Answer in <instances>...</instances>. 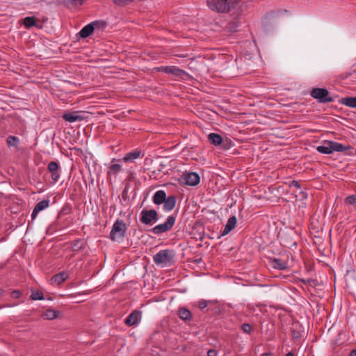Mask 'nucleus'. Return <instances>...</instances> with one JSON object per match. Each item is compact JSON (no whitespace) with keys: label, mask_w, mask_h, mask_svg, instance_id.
Here are the masks:
<instances>
[{"label":"nucleus","mask_w":356,"mask_h":356,"mask_svg":"<svg viewBox=\"0 0 356 356\" xmlns=\"http://www.w3.org/2000/svg\"><path fill=\"white\" fill-rule=\"evenodd\" d=\"M10 295H11V297L13 298H19L21 296L22 293L19 290H14L11 292Z\"/></svg>","instance_id":"34"},{"label":"nucleus","mask_w":356,"mask_h":356,"mask_svg":"<svg viewBox=\"0 0 356 356\" xmlns=\"http://www.w3.org/2000/svg\"><path fill=\"white\" fill-rule=\"evenodd\" d=\"M271 266L275 269L284 270L287 268V262L278 258H274L270 261Z\"/></svg>","instance_id":"20"},{"label":"nucleus","mask_w":356,"mask_h":356,"mask_svg":"<svg viewBox=\"0 0 356 356\" xmlns=\"http://www.w3.org/2000/svg\"><path fill=\"white\" fill-rule=\"evenodd\" d=\"M311 96L317 99L319 103H330L333 102V98L329 95V92L325 88H314L310 93Z\"/></svg>","instance_id":"6"},{"label":"nucleus","mask_w":356,"mask_h":356,"mask_svg":"<svg viewBox=\"0 0 356 356\" xmlns=\"http://www.w3.org/2000/svg\"><path fill=\"white\" fill-rule=\"evenodd\" d=\"M166 193L163 190L157 191L152 197L153 202L156 205L163 204L166 199Z\"/></svg>","instance_id":"15"},{"label":"nucleus","mask_w":356,"mask_h":356,"mask_svg":"<svg viewBox=\"0 0 356 356\" xmlns=\"http://www.w3.org/2000/svg\"><path fill=\"white\" fill-rule=\"evenodd\" d=\"M261 356H270V354L268 353H263Z\"/></svg>","instance_id":"39"},{"label":"nucleus","mask_w":356,"mask_h":356,"mask_svg":"<svg viewBox=\"0 0 356 356\" xmlns=\"http://www.w3.org/2000/svg\"><path fill=\"white\" fill-rule=\"evenodd\" d=\"M133 0H113V2L115 4L123 5V4H127V3L131 2Z\"/></svg>","instance_id":"35"},{"label":"nucleus","mask_w":356,"mask_h":356,"mask_svg":"<svg viewBox=\"0 0 356 356\" xmlns=\"http://www.w3.org/2000/svg\"><path fill=\"white\" fill-rule=\"evenodd\" d=\"M127 226L122 220L118 219L113 225L110 232V239L113 241L121 242L125 237Z\"/></svg>","instance_id":"3"},{"label":"nucleus","mask_w":356,"mask_h":356,"mask_svg":"<svg viewBox=\"0 0 356 356\" xmlns=\"http://www.w3.org/2000/svg\"><path fill=\"white\" fill-rule=\"evenodd\" d=\"M48 171L51 173V179L56 183L60 177V166L56 161H51L47 166Z\"/></svg>","instance_id":"12"},{"label":"nucleus","mask_w":356,"mask_h":356,"mask_svg":"<svg viewBox=\"0 0 356 356\" xmlns=\"http://www.w3.org/2000/svg\"><path fill=\"white\" fill-rule=\"evenodd\" d=\"M99 23L97 21L92 22L83 26L79 33L80 38H86L90 36L95 29L99 27Z\"/></svg>","instance_id":"11"},{"label":"nucleus","mask_w":356,"mask_h":356,"mask_svg":"<svg viewBox=\"0 0 356 356\" xmlns=\"http://www.w3.org/2000/svg\"><path fill=\"white\" fill-rule=\"evenodd\" d=\"M344 202L349 211H356V195L346 197Z\"/></svg>","instance_id":"22"},{"label":"nucleus","mask_w":356,"mask_h":356,"mask_svg":"<svg viewBox=\"0 0 356 356\" xmlns=\"http://www.w3.org/2000/svg\"><path fill=\"white\" fill-rule=\"evenodd\" d=\"M300 196L302 199H307V193L305 191H301L300 192Z\"/></svg>","instance_id":"37"},{"label":"nucleus","mask_w":356,"mask_h":356,"mask_svg":"<svg viewBox=\"0 0 356 356\" xmlns=\"http://www.w3.org/2000/svg\"><path fill=\"white\" fill-rule=\"evenodd\" d=\"M213 301L212 300H204V299H202L200 300V301H198L197 302V305H198V307L200 309H204V308H206L209 304H211L213 303Z\"/></svg>","instance_id":"31"},{"label":"nucleus","mask_w":356,"mask_h":356,"mask_svg":"<svg viewBox=\"0 0 356 356\" xmlns=\"http://www.w3.org/2000/svg\"><path fill=\"white\" fill-rule=\"evenodd\" d=\"M159 220V215L154 209H143L140 213V222L145 225H152Z\"/></svg>","instance_id":"5"},{"label":"nucleus","mask_w":356,"mask_h":356,"mask_svg":"<svg viewBox=\"0 0 356 356\" xmlns=\"http://www.w3.org/2000/svg\"><path fill=\"white\" fill-rule=\"evenodd\" d=\"M36 24L35 18L34 17H26L24 19V25L26 29H30L31 27L35 26Z\"/></svg>","instance_id":"28"},{"label":"nucleus","mask_w":356,"mask_h":356,"mask_svg":"<svg viewBox=\"0 0 356 356\" xmlns=\"http://www.w3.org/2000/svg\"><path fill=\"white\" fill-rule=\"evenodd\" d=\"M182 183L187 186H195L200 181V175L197 172H186L181 177Z\"/></svg>","instance_id":"9"},{"label":"nucleus","mask_w":356,"mask_h":356,"mask_svg":"<svg viewBox=\"0 0 356 356\" xmlns=\"http://www.w3.org/2000/svg\"><path fill=\"white\" fill-rule=\"evenodd\" d=\"M116 161L117 160L115 159H112L111 164L108 167V175L116 176L119 173V172L121 170L122 165L118 163H115V161Z\"/></svg>","instance_id":"21"},{"label":"nucleus","mask_w":356,"mask_h":356,"mask_svg":"<svg viewBox=\"0 0 356 356\" xmlns=\"http://www.w3.org/2000/svg\"><path fill=\"white\" fill-rule=\"evenodd\" d=\"M163 204V210L165 211H172L176 204V197L173 195L169 196L166 197L165 202Z\"/></svg>","instance_id":"18"},{"label":"nucleus","mask_w":356,"mask_h":356,"mask_svg":"<svg viewBox=\"0 0 356 356\" xmlns=\"http://www.w3.org/2000/svg\"><path fill=\"white\" fill-rule=\"evenodd\" d=\"M209 142L214 145H220L222 142L220 135L216 133H211L208 135Z\"/></svg>","instance_id":"24"},{"label":"nucleus","mask_w":356,"mask_h":356,"mask_svg":"<svg viewBox=\"0 0 356 356\" xmlns=\"http://www.w3.org/2000/svg\"><path fill=\"white\" fill-rule=\"evenodd\" d=\"M285 356H293V355L291 353H289Z\"/></svg>","instance_id":"40"},{"label":"nucleus","mask_w":356,"mask_h":356,"mask_svg":"<svg viewBox=\"0 0 356 356\" xmlns=\"http://www.w3.org/2000/svg\"><path fill=\"white\" fill-rule=\"evenodd\" d=\"M238 0H207L208 7L218 13L229 12Z\"/></svg>","instance_id":"2"},{"label":"nucleus","mask_w":356,"mask_h":356,"mask_svg":"<svg viewBox=\"0 0 356 356\" xmlns=\"http://www.w3.org/2000/svg\"><path fill=\"white\" fill-rule=\"evenodd\" d=\"M86 0H63V3L67 7H76L82 5Z\"/></svg>","instance_id":"27"},{"label":"nucleus","mask_w":356,"mask_h":356,"mask_svg":"<svg viewBox=\"0 0 356 356\" xmlns=\"http://www.w3.org/2000/svg\"><path fill=\"white\" fill-rule=\"evenodd\" d=\"M317 151L321 154H330L334 152H342L348 149H353L350 146H344L341 143L325 140L322 145L318 146L316 148Z\"/></svg>","instance_id":"1"},{"label":"nucleus","mask_w":356,"mask_h":356,"mask_svg":"<svg viewBox=\"0 0 356 356\" xmlns=\"http://www.w3.org/2000/svg\"><path fill=\"white\" fill-rule=\"evenodd\" d=\"M175 217L170 216L167 218L165 222L156 225L152 229V232L154 234L159 235L162 233L170 231L175 223Z\"/></svg>","instance_id":"7"},{"label":"nucleus","mask_w":356,"mask_h":356,"mask_svg":"<svg viewBox=\"0 0 356 356\" xmlns=\"http://www.w3.org/2000/svg\"><path fill=\"white\" fill-rule=\"evenodd\" d=\"M207 356H217V353L215 350L211 349L208 350Z\"/></svg>","instance_id":"36"},{"label":"nucleus","mask_w":356,"mask_h":356,"mask_svg":"<svg viewBox=\"0 0 356 356\" xmlns=\"http://www.w3.org/2000/svg\"><path fill=\"white\" fill-rule=\"evenodd\" d=\"M31 299L33 300H44V295L41 291H33L31 293Z\"/></svg>","instance_id":"30"},{"label":"nucleus","mask_w":356,"mask_h":356,"mask_svg":"<svg viewBox=\"0 0 356 356\" xmlns=\"http://www.w3.org/2000/svg\"><path fill=\"white\" fill-rule=\"evenodd\" d=\"M60 316V312L57 310L48 309L45 310L42 316L47 320H53L58 318Z\"/></svg>","instance_id":"23"},{"label":"nucleus","mask_w":356,"mask_h":356,"mask_svg":"<svg viewBox=\"0 0 356 356\" xmlns=\"http://www.w3.org/2000/svg\"><path fill=\"white\" fill-rule=\"evenodd\" d=\"M63 118L64 120L69 122H75L83 119L81 116L78 115L77 112L65 113L63 114Z\"/></svg>","instance_id":"19"},{"label":"nucleus","mask_w":356,"mask_h":356,"mask_svg":"<svg viewBox=\"0 0 356 356\" xmlns=\"http://www.w3.org/2000/svg\"><path fill=\"white\" fill-rule=\"evenodd\" d=\"M153 259L157 265L162 267L170 266L175 261V252L170 250H162L157 252Z\"/></svg>","instance_id":"4"},{"label":"nucleus","mask_w":356,"mask_h":356,"mask_svg":"<svg viewBox=\"0 0 356 356\" xmlns=\"http://www.w3.org/2000/svg\"><path fill=\"white\" fill-rule=\"evenodd\" d=\"M19 142V140L16 136H10L7 138V143L9 146L17 147Z\"/></svg>","instance_id":"29"},{"label":"nucleus","mask_w":356,"mask_h":356,"mask_svg":"<svg viewBox=\"0 0 356 356\" xmlns=\"http://www.w3.org/2000/svg\"><path fill=\"white\" fill-rule=\"evenodd\" d=\"M286 184H288L290 188H300L301 186L300 184L296 180H292L289 182H286Z\"/></svg>","instance_id":"32"},{"label":"nucleus","mask_w":356,"mask_h":356,"mask_svg":"<svg viewBox=\"0 0 356 356\" xmlns=\"http://www.w3.org/2000/svg\"><path fill=\"white\" fill-rule=\"evenodd\" d=\"M349 356H356V350H353L350 353Z\"/></svg>","instance_id":"38"},{"label":"nucleus","mask_w":356,"mask_h":356,"mask_svg":"<svg viewBox=\"0 0 356 356\" xmlns=\"http://www.w3.org/2000/svg\"><path fill=\"white\" fill-rule=\"evenodd\" d=\"M144 154L142 153V151L140 149H134L131 152H129L127 153L123 159L122 161L124 163H133L135 160L143 156Z\"/></svg>","instance_id":"14"},{"label":"nucleus","mask_w":356,"mask_h":356,"mask_svg":"<svg viewBox=\"0 0 356 356\" xmlns=\"http://www.w3.org/2000/svg\"><path fill=\"white\" fill-rule=\"evenodd\" d=\"M341 103L350 108H356V97H347L341 99Z\"/></svg>","instance_id":"25"},{"label":"nucleus","mask_w":356,"mask_h":356,"mask_svg":"<svg viewBox=\"0 0 356 356\" xmlns=\"http://www.w3.org/2000/svg\"><path fill=\"white\" fill-rule=\"evenodd\" d=\"M49 203L50 201L49 200H43L37 203L31 213V220H35L39 212L48 208L49 207Z\"/></svg>","instance_id":"13"},{"label":"nucleus","mask_w":356,"mask_h":356,"mask_svg":"<svg viewBox=\"0 0 356 356\" xmlns=\"http://www.w3.org/2000/svg\"><path fill=\"white\" fill-rule=\"evenodd\" d=\"M4 291L2 289H0V296L3 294Z\"/></svg>","instance_id":"41"},{"label":"nucleus","mask_w":356,"mask_h":356,"mask_svg":"<svg viewBox=\"0 0 356 356\" xmlns=\"http://www.w3.org/2000/svg\"><path fill=\"white\" fill-rule=\"evenodd\" d=\"M142 318V312L138 310L133 311L124 320V323L128 326H134L138 325Z\"/></svg>","instance_id":"10"},{"label":"nucleus","mask_w":356,"mask_h":356,"mask_svg":"<svg viewBox=\"0 0 356 356\" xmlns=\"http://www.w3.org/2000/svg\"><path fill=\"white\" fill-rule=\"evenodd\" d=\"M68 277V275L65 272H60L55 275H54L51 280V284L53 285H60L64 281H65Z\"/></svg>","instance_id":"17"},{"label":"nucleus","mask_w":356,"mask_h":356,"mask_svg":"<svg viewBox=\"0 0 356 356\" xmlns=\"http://www.w3.org/2000/svg\"><path fill=\"white\" fill-rule=\"evenodd\" d=\"M178 314L180 318L184 321L190 320L192 317V314L190 310L183 307L180 308L178 311Z\"/></svg>","instance_id":"26"},{"label":"nucleus","mask_w":356,"mask_h":356,"mask_svg":"<svg viewBox=\"0 0 356 356\" xmlns=\"http://www.w3.org/2000/svg\"><path fill=\"white\" fill-rule=\"evenodd\" d=\"M159 70L160 72L171 74L175 78L184 79L185 76H188L184 70L176 66H161L159 67Z\"/></svg>","instance_id":"8"},{"label":"nucleus","mask_w":356,"mask_h":356,"mask_svg":"<svg viewBox=\"0 0 356 356\" xmlns=\"http://www.w3.org/2000/svg\"><path fill=\"white\" fill-rule=\"evenodd\" d=\"M236 224V216H233L230 217L228 219V220L225 226V228L222 232V235L225 236V235L228 234L235 227Z\"/></svg>","instance_id":"16"},{"label":"nucleus","mask_w":356,"mask_h":356,"mask_svg":"<svg viewBox=\"0 0 356 356\" xmlns=\"http://www.w3.org/2000/svg\"><path fill=\"white\" fill-rule=\"evenodd\" d=\"M241 328L245 333H250L252 331V325L249 323L243 324Z\"/></svg>","instance_id":"33"}]
</instances>
